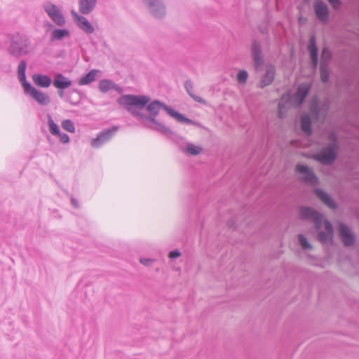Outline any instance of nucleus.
Here are the masks:
<instances>
[{
  "label": "nucleus",
  "instance_id": "obj_24",
  "mask_svg": "<svg viewBox=\"0 0 359 359\" xmlns=\"http://www.w3.org/2000/svg\"><path fill=\"white\" fill-rule=\"evenodd\" d=\"M70 36V31L67 29L57 28L53 29L50 34V41H60Z\"/></svg>",
  "mask_w": 359,
  "mask_h": 359
},
{
  "label": "nucleus",
  "instance_id": "obj_39",
  "mask_svg": "<svg viewBox=\"0 0 359 359\" xmlns=\"http://www.w3.org/2000/svg\"><path fill=\"white\" fill-rule=\"evenodd\" d=\"M329 2L332 5V6L335 9H338L341 4L340 0H330Z\"/></svg>",
  "mask_w": 359,
  "mask_h": 359
},
{
  "label": "nucleus",
  "instance_id": "obj_10",
  "mask_svg": "<svg viewBox=\"0 0 359 359\" xmlns=\"http://www.w3.org/2000/svg\"><path fill=\"white\" fill-rule=\"evenodd\" d=\"M310 90V86L306 83L299 85L296 93L290 97L291 101L297 106H300L304 101Z\"/></svg>",
  "mask_w": 359,
  "mask_h": 359
},
{
  "label": "nucleus",
  "instance_id": "obj_25",
  "mask_svg": "<svg viewBox=\"0 0 359 359\" xmlns=\"http://www.w3.org/2000/svg\"><path fill=\"white\" fill-rule=\"evenodd\" d=\"M100 72L97 69H92L85 76H82L79 81V85L85 86L93 83L96 80L98 73Z\"/></svg>",
  "mask_w": 359,
  "mask_h": 359
},
{
  "label": "nucleus",
  "instance_id": "obj_1",
  "mask_svg": "<svg viewBox=\"0 0 359 359\" xmlns=\"http://www.w3.org/2000/svg\"><path fill=\"white\" fill-rule=\"evenodd\" d=\"M150 97L147 95H124L120 97L117 102L126 110L130 112L134 117L143 121L146 127L155 130L168 137H176L180 142H184L183 137L177 135L168 127L159 123L153 117H147V115L141 111L149 102Z\"/></svg>",
  "mask_w": 359,
  "mask_h": 359
},
{
  "label": "nucleus",
  "instance_id": "obj_15",
  "mask_svg": "<svg viewBox=\"0 0 359 359\" xmlns=\"http://www.w3.org/2000/svg\"><path fill=\"white\" fill-rule=\"evenodd\" d=\"M307 48L312 65L316 67L318 63V50L316 45V38L315 35L311 36Z\"/></svg>",
  "mask_w": 359,
  "mask_h": 359
},
{
  "label": "nucleus",
  "instance_id": "obj_9",
  "mask_svg": "<svg viewBox=\"0 0 359 359\" xmlns=\"http://www.w3.org/2000/svg\"><path fill=\"white\" fill-rule=\"evenodd\" d=\"M313 8L317 19L323 24L328 22L330 19V10L328 6L323 0H315Z\"/></svg>",
  "mask_w": 359,
  "mask_h": 359
},
{
  "label": "nucleus",
  "instance_id": "obj_19",
  "mask_svg": "<svg viewBox=\"0 0 359 359\" xmlns=\"http://www.w3.org/2000/svg\"><path fill=\"white\" fill-rule=\"evenodd\" d=\"M53 84L57 89H66L72 86V82L62 74H57L53 79Z\"/></svg>",
  "mask_w": 359,
  "mask_h": 359
},
{
  "label": "nucleus",
  "instance_id": "obj_7",
  "mask_svg": "<svg viewBox=\"0 0 359 359\" xmlns=\"http://www.w3.org/2000/svg\"><path fill=\"white\" fill-rule=\"evenodd\" d=\"M24 91L40 105L46 106L50 103V97L46 93L36 89L32 84H27V87L24 88Z\"/></svg>",
  "mask_w": 359,
  "mask_h": 359
},
{
  "label": "nucleus",
  "instance_id": "obj_29",
  "mask_svg": "<svg viewBox=\"0 0 359 359\" xmlns=\"http://www.w3.org/2000/svg\"><path fill=\"white\" fill-rule=\"evenodd\" d=\"M185 151L191 155H198L201 151L202 148L198 146H196L191 143H187L185 147Z\"/></svg>",
  "mask_w": 359,
  "mask_h": 359
},
{
  "label": "nucleus",
  "instance_id": "obj_8",
  "mask_svg": "<svg viewBox=\"0 0 359 359\" xmlns=\"http://www.w3.org/2000/svg\"><path fill=\"white\" fill-rule=\"evenodd\" d=\"M300 216L302 219H310L315 224V229L319 230L323 223V215L312 208L302 207L300 208Z\"/></svg>",
  "mask_w": 359,
  "mask_h": 359
},
{
  "label": "nucleus",
  "instance_id": "obj_11",
  "mask_svg": "<svg viewBox=\"0 0 359 359\" xmlns=\"http://www.w3.org/2000/svg\"><path fill=\"white\" fill-rule=\"evenodd\" d=\"M144 1L155 18H161L165 15V8L161 0H144Z\"/></svg>",
  "mask_w": 359,
  "mask_h": 359
},
{
  "label": "nucleus",
  "instance_id": "obj_14",
  "mask_svg": "<svg viewBox=\"0 0 359 359\" xmlns=\"http://www.w3.org/2000/svg\"><path fill=\"white\" fill-rule=\"evenodd\" d=\"M74 18L77 26L85 33L90 34L94 32V27L86 18L76 13L74 15Z\"/></svg>",
  "mask_w": 359,
  "mask_h": 359
},
{
  "label": "nucleus",
  "instance_id": "obj_13",
  "mask_svg": "<svg viewBox=\"0 0 359 359\" xmlns=\"http://www.w3.org/2000/svg\"><path fill=\"white\" fill-rule=\"evenodd\" d=\"M297 172L304 174L303 180L305 182L314 185L318 182V178L314 172L305 165L298 164L296 167Z\"/></svg>",
  "mask_w": 359,
  "mask_h": 359
},
{
  "label": "nucleus",
  "instance_id": "obj_23",
  "mask_svg": "<svg viewBox=\"0 0 359 359\" xmlns=\"http://www.w3.org/2000/svg\"><path fill=\"white\" fill-rule=\"evenodd\" d=\"M97 0H79V11L82 14H89L95 8Z\"/></svg>",
  "mask_w": 359,
  "mask_h": 359
},
{
  "label": "nucleus",
  "instance_id": "obj_44",
  "mask_svg": "<svg viewBox=\"0 0 359 359\" xmlns=\"http://www.w3.org/2000/svg\"><path fill=\"white\" fill-rule=\"evenodd\" d=\"M299 22L302 23V22L304 21V19L302 17H300L299 18Z\"/></svg>",
  "mask_w": 359,
  "mask_h": 359
},
{
  "label": "nucleus",
  "instance_id": "obj_22",
  "mask_svg": "<svg viewBox=\"0 0 359 359\" xmlns=\"http://www.w3.org/2000/svg\"><path fill=\"white\" fill-rule=\"evenodd\" d=\"M276 69L274 66H268L266 69V72L261 81V87L264 88L270 85L275 76Z\"/></svg>",
  "mask_w": 359,
  "mask_h": 359
},
{
  "label": "nucleus",
  "instance_id": "obj_16",
  "mask_svg": "<svg viewBox=\"0 0 359 359\" xmlns=\"http://www.w3.org/2000/svg\"><path fill=\"white\" fill-rule=\"evenodd\" d=\"M99 89L102 93H106L110 90H114L119 94L123 93V89L121 86L111 80L107 79H102L100 81Z\"/></svg>",
  "mask_w": 359,
  "mask_h": 359
},
{
  "label": "nucleus",
  "instance_id": "obj_33",
  "mask_svg": "<svg viewBox=\"0 0 359 359\" xmlns=\"http://www.w3.org/2000/svg\"><path fill=\"white\" fill-rule=\"evenodd\" d=\"M53 135L59 138L60 142L62 144H68L70 142L69 135L65 133H62L60 130H58L57 134Z\"/></svg>",
  "mask_w": 359,
  "mask_h": 359
},
{
  "label": "nucleus",
  "instance_id": "obj_36",
  "mask_svg": "<svg viewBox=\"0 0 359 359\" xmlns=\"http://www.w3.org/2000/svg\"><path fill=\"white\" fill-rule=\"evenodd\" d=\"M332 56L330 50L327 48H324L322 51V59L323 60H330Z\"/></svg>",
  "mask_w": 359,
  "mask_h": 359
},
{
  "label": "nucleus",
  "instance_id": "obj_46",
  "mask_svg": "<svg viewBox=\"0 0 359 359\" xmlns=\"http://www.w3.org/2000/svg\"><path fill=\"white\" fill-rule=\"evenodd\" d=\"M327 1H329L330 0H327Z\"/></svg>",
  "mask_w": 359,
  "mask_h": 359
},
{
  "label": "nucleus",
  "instance_id": "obj_17",
  "mask_svg": "<svg viewBox=\"0 0 359 359\" xmlns=\"http://www.w3.org/2000/svg\"><path fill=\"white\" fill-rule=\"evenodd\" d=\"M252 55L257 69L263 65L264 60L262 55L261 45L257 41H254L252 46Z\"/></svg>",
  "mask_w": 359,
  "mask_h": 359
},
{
  "label": "nucleus",
  "instance_id": "obj_45",
  "mask_svg": "<svg viewBox=\"0 0 359 359\" xmlns=\"http://www.w3.org/2000/svg\"><path fill=\"white\" fill-rule=\"evenodd\" d=\"M279 107L281 108V103L279 104Z\"/></svg>",
  "mask_w": 359,
  "mask_h": 359
},
{
  "label": "nucleus",
  "instance_id": "obj_18",
  "mask_svg": "<svg viewBox=\"0 0 359 359\" xmlns=\"http://www.w3.org/2000/svg\"><path fill=\"white\" fill-rule=\"evenodd\" d=\"M315 194L320 199V201L331 209H336L337 204L334 200L327 193L320 189L314 190Z\"/></svg>",
  "mask_w": 359,
  "mask_h": 359
},
{
  "label": "nucleus",
  "instance_id": "obj_5",
  "mask_svg": "<svg viewBox=\"0 0 359 359\" xmlns=\"http://www.w3.org/2000/svg\"><path fill=\"white\" fill-rule=\"evenodd\" d=\"M338 146L332 143L324 147L318 154H316L314 158L324 165H331L337 158Z\"/></svg>",
  "mask_w": 359,
  "mask_h": 359
},
{
  "label": "nucleus",
  "instance_id": "obj_31",
  "mask_svg": "<svg viewBox=\"0 0 359 359\" xmlns=\"http://www.w3.org/2000/svg\"><path fill=\"white\" fill-rule=\"evenodd\" d=\"M320 78L321 81L325 83H327L329 81L330 73L325 65H322L320 67Z\"/></svg>",
  "mask_w": 359,
  "mask_h": 359
},
{
  "label": "nucleus",
  "instance_id": "obj_37",
  "mask_svg": "<svg viewBox=\"0 0 359 359\" xmlns=\"http://www.w3.org/2000/svg\"><path fill=\"white\" fill-rule=\"evenodd\" d=\"M64 90H65V89H58V92H57V93H58V95H59V97H60V98L63 99L65 101H66V102H68L71 103L72 104H76V103L72 102L69 100V99L68 96H65V93H64Z\"/></svg>",
  "mask_w": 359,
  "mask_h": 359
},
{
  "label": "nucleus",
  "instance_id": "obj_43",
  "mask_svg": "<svg viewBox=\"0 0 359 359\" xmlns=\"http://www.w3.org/2000/svg\"><path fill=\"white\" fill-rule=\"evenodd\" d=\"M48 143L50 144V145H52L53 144V141L49 137H48Z\"/></svg>",
  "mask_w": 359,
  "mask_h": 359
},
{
  "label": "nucleus",
  "instance_id": "obj_12",
  "mask_svg": "<svg viewBox=\"0 0 359 359\" xmlns=\"http://www.w3.org/2000/svg\"><path fill=\"white\" fill-rule=\"evenodd\" d=\"M340 238L345 246H351L355 243V237L350 228L341 223L339 226Z\"/></svg>",
  "mask_w": 359,
  "mask_h": 359
},
{
  "label": "nucleus",
  "instance_id": "obj_28",
  "mask_svg": "<svg viewBox=\"0 0 359 359\" xmlns=\"http://www.w3.org/2000/svg\"><path fill=\"white\" fill-rule=\"evenodd\" d=\"M48 126L49 132L52 135L58 133L60 128L58 125L54 121V120L50 114H48Z\"/></svg>",
  "mask_w": 359,
  "mask_h": 359
},
{
  "label": "nucleus",
  "instance_id": "obj_38",
  "mask_svg": "<svg viewBox=\"0 0 359 359\" xmlns=\"http://www.w3.org/2000/svg\"><path fill=\"white\" fill-rule=\"evenodd\" d=\"M324 224H325V232H327L330 234L332 235L333 234V227H332V224L327 220H325Z\"/></svg>",
  "mask_w": 359,
  "mask_h": 359
},
{
  "label": "nucleus",
  "instance_id": "obj_42",
  "mask_svg": "<svg viewBox=\"0 0 359 359\" xmlns=\"http://www.w3.org/2000/svg\"><path fill=\"white\" fill-rule=\"evenodd\" d=\"M71 203H72V205L74 208H77L79 207L78 202H77V201H76L75 198H72V199H71Z\"/></svg>",
  "mask_w": 359,
  "mask_h": 359
},
{
  "label": "nucleus",
  "instance_id": "obj_4",
  "mask_svg": "<svg viewBox=\"0 0 359 359\" xmlns=\"http://www.w3.org/2000/svg\"><path fill=\"white\" fill-rule=\"evenodd\" d=\"M43 8L55 25L58 27H62L65 25L66 19L59 6L47 1L43 4Z\"/></svg>",
  "mask_w": 359,
  "mask_h": 359
},
{
  "label": "nucleus",
  "instance_id": "obj_41",
  "mask_svg": "<svg viewBox=\"0 0 359 359\" xmlns=\"http://www.w3.org/2000/svg\"><path fill=\"white\" fill-rule=\"evenodd\" d=\"M154 262V259H151L150 258H142L140 259L141 264L145 265V266H150L151 263Z\"/></svg>",
  "mask_w": 359,
  "mask_h": 359
},
{
  "label": "nucleus",
  "instance_id": "obj_3",
  "mask_svg": "<svg viewBox=\"0 0 359 359\" xmlns=\"http://www.w3.org/2000/svg\"><path fill=\"white\" fill-rule=\"evenodd\" d=\"M147 109L150 114V115H147V117H153L154 119H156V117L159 114L160 110L163 109L170 116L174 118L176 121H177L180 123L194 124V121L192 120L186 118L184 115L180 114L178 111H175V109L170 107H168L164 103L158 100H155L149 103Z\"/></svg>",
  "mask_w": 359,
  "mask_h": 359
},
{
  "label": "nucleus",
  "instance_id": "obj_20",
  "mask_svg": "<svg viewBox=\"0 0 359 359\" xmlns=\"http://www.w3.org/2000/svg\"><path fill=\"white\" fill-rule=\"evenodd\" d=\"M32 80L35 85L41 88H48L52 83L50 76L40 74H34Z\"/></svg>",
  "mask_w": 359,
  "mask_h": 359
},
{
  "label": "nucleus",
  "instance_id": "obj_35",
  "mask_svg": "<svg viewBox=\"0 0 359 359\" xmlns=\"http://www.w3.org/2000/svg\"><path fill=\"white\" fill-rule=\"evenodd\" d=\"M248 73L245 70H241L237 75V80L240 83H245L248 79Z\"/></svg>",
  "mask_w": 359,
  "mask_h": 359
},
{
  "label": "nucleus",
  "instance_id": "obj_27",
  "mask_svg": "<svg viewBox=\"0 0 359 359\" xmlns=\"http://www.w3.org/2000/svg\"><path fill=\"white\" fill-rule=\"evenodd\" d=\"M185 88L187 91V93H189V95L196 102H199V103H201V104H206V102L205 100L198 96V95H194L192 93V90H193V84H192V82L191 81H187L185 82Z\"/></svg>",
  "mask_w": 359,
  "mask_h": 359
},
{
  "label": "nucleus",
  "instance_id": "obj_21",
  "mask_svg": "<svg viewBox=\"0 0 359 359\" xmlns=\"http://www.w3.org/2000/svg\"><path fill=\"white\" fill-rule=\"evenodd\" d=\"M27 62L25 60H21L18 67V77L19 81L22 84L23 89L27 87V84H31L26 79Z\"/></svg>",
  "mask_w": 359,
  "mask_h": 359
},
{
  "label": "nucleus",
  "instance_id": "obj_26",
  "mask_svg": "<svg viewBox=\"0 0 359 359\" xmlns=\"http://www.w3.org/2000/svg\"><path fill=\"white\" fill-rule=\"evenodd\" d=\"M301 126L302 130L308 134L310 135L311 133V118L309 115L304 114L301 117Z\"/></svg>",
  "mask_w": 359,
  "mask_h": 359
},
{
  "label": "nucleus",
  "instance_id": "obj_34",
  "mask_svg": "<svg viewBox=\"0 0 359 359\" xmlns=\"http://www.w3.org/2000/svg\"><path fill=\"white\" fill-rule=\"evenodd\" d=\"M332 238V235L325 231H321L318 233V240L323 243H327V241L331 240Z\"/></svg>",
  "mask_w": 359,
  "mask_h": 359
},
{
  "label": "nucleus",
  "instance_id": "obj_6",
  "mask_svg": "<svg viewBox=\"0 0 359 359\" xmlns=\"http://www.w3.org/2000/svg\"><path fill=\"white\" fill-rule=\"evenodd\" d=\"M119 127L114 126L109 128L102 130L97 135V137L92 140L90 145L93 148L98 149L109 142L118 130Z\"/></svg>",
  "mask_w": 359,
  "mask_h": 359
},
{
  "label": "nucleus",
  "instance_id": "obj_30",
  "mask_svg": "<svg viewBox=\"0 0 359 359\" xmlns=\"http://www.w3.org/2000/svg\"><path fill=\"white\" fill-rule=\"evenodd\" d=\"M61 125L62 128L67 132L74 133L76 131L75 126L73 121L70 119H65L62 121Z\"/></svg>",
  "mask_w": 359,
  "mask_h": 359
},
{
  "label": "nucleus",
  "instance_id": "obj_40",
  "mask_svg": "<svg viewBox=\"0 0 359 359\" xmlns=\"http://www.w3.org/2000/svg\"><path fill=\"white\" fill-rule=\"evenodd\" d=\"M181 255L180 252L177 250L170 251L169 253V257L170 259H175L180 257Z\"/></svg>",
  "mask_w": 359,
  "mask_h": 359
},
{
  "label": "nucleus",
  "instance_id": "obj_32",
  "mask_svg": "<svg viewBox=\"0 0 359 359\" xmlns=\"http://www.w3.org/2000/svg\"><path fill=\"white\" fill-rule=\"evenodd\" d=\"M299 243L304 250H309L311 248V245L308 241L307 238L302 234H299L298 237Z\"/></svg>",
  "mask_w": 359,
  "mask_h": 359
},
{
  "label": "nucleus",
  "instance_id": "obj_2",
  "mask_svg": "<svg viewBox=\"0 0 359 359\" xmlns=\"http://www.w3.org/2000/svg\"><path fill=\"white\" fill-rule=\"evenodd\" d=\"M31 42L27 36L17 33L11 37L8 52L12 56L20 57L29 53Z\"/></svg>",
  "mask_w": 359,
  "mask_h": 359
}]
</instances>
